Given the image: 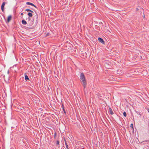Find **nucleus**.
<instances>
[{"label":"nucleus","instance_id":"nucleus-12","mask_svg":"<svg viewBox=\"0 0 149 149\" xmlns=\"http://www.w3.org/2000/svg\"><path fill=\"white\" fill-rule=\"evenodd\" d=\"M64 141H65V144L66 148L67 149H69L67 143V142L65 139H64Z\"/></svg>","mask_w":149,"mask_h":149},{"label":"nucleus","instance_id":"nucleus-20","mask_svg":"<svg viewBox=\"0 0 149 149\" xmlns=\"http://www.w3.org/2000/svg\"><path fill=\"white\" fill-rule=\"evenodd\" d=\"M138 10H139V9L138 8H136V11H138Z\"/></svg>","mask_w":149,"mask_h":149},{"label":"nucleus","instance_id":"nucleus-5","mask_svg":"<svg viewBox=\"0 0 149 149\" xmlns=\"http://www.w3.org/2000/svg\"><path fill=\"white\" fill-rule=\"evenodd\" d=\"M12 18V16L11 15H9L7 18V21H6V22L9 23L11 20Z\"/></svg>","mask_w":149,"mask_h":149},{"label":"nucleus","instance_id":"nucleus-24","mask_svg":"<svg viewBox=\"0 0 149 149\" xmlns=\"http://www.w3.org/2000/svg\"><path fill=\"white\" fill-rule=\"evenodd\" d=\"M33 27V28H30V29H33V27Z\"/></svg>","mask_w":149,"mask_h":149},{"label":"nucleus","instance_id":"nucleus-14","mask_svg":"<svg viewBox=\"0 0 149 149\" xmlns=\"http://www.w3.org/2000/svg\"><path fill=\"white\" fill-rule=\"evenodd\" d=\"M56 146H58V147H60V146H59V141L58 140H57L56 141Z\"/></svg>","mask_w":149,"mask_h":149},{"label":"nucleus","instance_id":"nucleus-13","mask_svg":"<svg viewBox=\"0 0 149 149\" xmlns=\"http://www.w3.org/2000/svg\"><path fill=\"white\" fill-rule=\"evenodd\" d=\"M25 11H28V12H30L32 13H33V11L30 10V9H26L25 10Z\"/></svg>","mask_w":149,"mask_h":149},{"label":"nucleus","instance_id":"nucleus-11","mask_svg":"<svg viewBox=\"0 0 149 149\" xmlns=\"http://www.w3.org/2000/svg\"><path fill=\"white\" fill-rule=\"evenodd\" d=\"M32 13L29 12L28 13L27 15L29 17H32L33 16V15L32 14Z\"/></svg>","mask_w":149,"mask_h":149},{"label":"nucleus","instance_id":"nucleus-17","mask_svg":"<svg viewBox=\"0 0 149 149\" xmlns=\"http://www.w3.org/2000/svg\"><path fill=\"white\" fill-rule=\"evenodd\" d=\"M63 111L64 112V114H65V115H66V111H65V110L64 109H63Z\"/></svg>","mask_w":149,"mask_h":149},{"label":"nucleus","instance_id":"nucleus-18","mask_svg":"<svg viewBox=\"0 0 149 149\" xmlns=\"http://www.w3.org/2000/svg\"><path fill=\"white\" fill-rule=\"evenodd\" d=\"M56 132H55V134H54V138H56Z\"/></svg>","mask_w":149,"mask_h":149},{"label":"nucleus","instance_id":"nucleus-7","mask_svg":"<svg viewBox=\"0 0 149 149\" xmlns=\"http://www.w3.org/2000/svg\"><path fill=\"white\" fill-rule=\"evenodd\" d=\"M108 111L111 115H112L114 114V113L112 109L110 107H109Z\"/></svg>","mask_w":149,"mask_h":149},{"label":"nucleus","instance_id":"nucleus-19","mask_svg":"<svg viewBox=\"0 0 149 149\" xmlns=\"http://www.w3.org/2000/svg\"><path fill=\"white\" fill-rule=\"evenodd\" d=\"M49 33H47V34H46V36H49Z\"/></svg>","mask_w":149,"mask_h":149},{"label":"nucleus","instance_id":"nucleus-2","mask_svg":"<svg viewBox=\"0 0 149 149\" xmlns=\"http://www.w3.org/2000/svg\"><path fill=\"white\" fill-rule=\"evenodd\" d=\"M29 20L28 22L27 25L28 26H30L33 25V21L32 20H31L30 17L28 18Z\"/></svg>","mask_w":149,"mask_h":149},{"label":"nucleus","instance_id":"nucleus-8","mask_svg":"<svg viewBox=\"0 0 149 149\" xmlns=\"http://www.w3.org/2000/svg\"><path fill=\"white\" fill-rule=\"evenodd\" d=\"M26 4L28 5H31L35 7H36V6L34 4L31 3L29 2H27L26 3Z\"/></svg>","mask_w":149,"mask_h":149},{"label":"nucleus","instance_id":"nucleus-23","mask_svg":"<svg viewBox=\"0 0 149 149\" xmlns=\"http://www.w3.org/2000/svg\"><path fill=\"white\" fill-rule=\"evenodd\" d=\"M48 89L49 90V88H48Z\"/></svg>","mask_w":149,"mask_h":149},{"label":"nucleus","instance_id":"nucleus-22","mask_svg":"<svg viewBox=\"0 0 149 149\" xmlns=\"http://www.w3.org/2000/svg\"><path fill=\"white\" fill-rule=\"evenodd\" d=\"M145 141L148 142L149 141V140H146Z\"/></svg>","mask_w":149,"mask_h":149},{"label":"nucleus","instance_id":"nucleus-1","mask_svg":"<svg viewBox=\"0 0 149 149\" xmlns=\"http://www.w3.org/2000/svg\"><path fill=\"white\" fill-rule=\"evenodd\" d=\"M80 80L82 81L81 83L84 89L86 87L87 83L85 79V76L83 73H81L80 75Z\"/></svg>","mask_w":149,"mask_h":149},{"label":"nucleus","instance_id":"nucleus-16","mask_svg":"<svg viewBox=\"0 0 149 149\" xmlns=\"http://www.w3.org/2000/svg\"><path fill=\"white\" fill-rule=\"evenodd\" d=\"M61 107H62V108L63 109H64V105L63 104H62V106H61Z\"/></svg>","mask_w":149,"mask_h":149},{"label":"nucleus","instance_id":"nucleus-3","mask_svg":"<svg viewBox=\"0 0 149 149\" xmlns=\"http://www.w3.org/2000/svg\"><path fill=\"white\" fill-rule=\"evenodd\" d=\"M6 4V2H3L1 6V9L3 12L4 11V6Z\"/></svg>","mask_w":149,"mask_h":149},{"label":"nucleus","instance_id":"nucleus-6","mask_svg":"<svg viewBox=\"0 0 149 149\" xmlns=\"http://www.w3.org/2000/svg\"><path fill=\"white\" fill-rule=\"evenodd\" d=\"M26 74L27 73H24L25 79L26 81L29 80V79Z\"/></svg>","mask_w":149,"mask_h":149},{"label":"nucleus","instance_id":"nucleus-21","mask_svg":"<svg viewBox=\"0 0 149 149\" xmlns=\"http://www.w3.org/2000/svg\"><path fill=\"white\" fill-rule=\"evenodd\" d=\"M24 15V14H23V13H21V15Z\"/></svg>","mask_w":149,"mask_h":149},{"label":"nucleus","instance_id":"nucleus-10","mask_svg":"<svg viewBox=\"0 0 149 149\" xmlns=\"http://www.w3.org/2000/svg\"><path fill=\"white\" fill-rule=\"evenodd\" d=\"M130 127L131 128V129L132 130V131L133 133L134 132V128L133 127V124H131L130 125Z\"/></svg>","mask_w":149,"mask_h":149},{"label":"nucleus","instance_id":"nucleus-15","mask_svg":"<svg viewBox=\"0 0 149 149\" xmlns=\"http://www.w3.org/2000/svg\"><path fill=\"white\" fill-rule=\"evenodd\" d=\"M123 116L125 117H126V116H127V114H126V112L124 111L123 112Z\"/></svg>","mask_w":149,"mask_h":149},{"label":"nucleus","instance_id":"nucleus-4","mask_svg":"<svg viewBox=\"0 0 149 149\" xmlns=\"http://www.w3.org/2000/svg\"><path fill=\"white\" fill-rule=\"evenodd\" d=\"M99 41L103 44H105V42L102 38H98Z\"/></svg>","mask_w":149,"mask_h":149},{"label":"nucleus","instance_id":"nucleus-9","mask_svg":"<svg viewBox=\"0 0 149 149\" xmlns=\"http://www.w3.org/2000/svg\"><path fill=\"white\" fill-rule=\"evenodd\" d=\"M22 23L23 24L25 25L27 24L26 22L24 19H23L22 20Z\"/></svg>","mask_w":149,"mask_h":149},{"label":"nucleus","instance_id":"nucleus-25","mask_svg":"<svg viewBox=\"0 0 149 149\" xmlns=\"http://www.w3.org/2000/svg\"><path fill=\"white\" fill-rule=\"evenodd\" d=\"M14 39H15V38H14Z\"/></svg>","mask_w":149,"mask_h":149}]
</instances>
